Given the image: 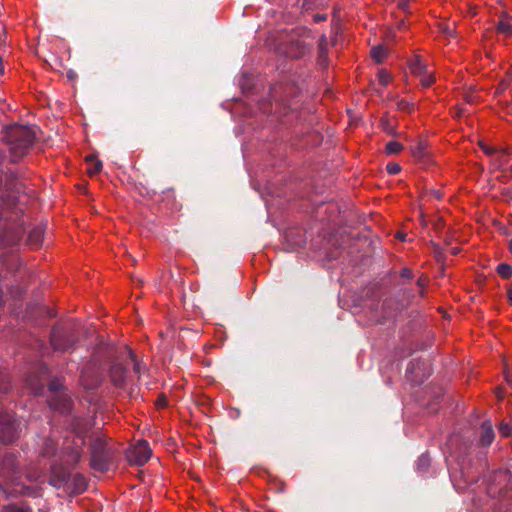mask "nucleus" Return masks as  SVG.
Wrapping results in <instances>:
<instances>
[{"mask_svg":"<svg viewBox=\"0 0 512 512\" xmlns=\"http://www.w3.org/2000/svg\"><path fill=\"white\" fill-rule=\"evenodd\" d=\"M397 107H398V109L404 110V111H411V109H412V105L409 102L404 101V100L399 101L397 103Z\"/></svg>","mask_w":512,"mask_h":512,"instance_id":"nucleus-27","label":"nucleus"},{"mask_svg":"<svg viewBox=\"0 0 512 512\" xmlns=\"http://www.w3.org/2000/svg\"><path fill=\"white\" fill-rule=\"evenodd\" d=\"M401 277L411 279L413 277V273L410 269L405 268L400 273Z\"/></svg>","mask_w":512,"mask_h":512,"instance_id":"nucleus-30","label":"nucleus"},{"mask_svg":"<svg viewBox=\"0 0 512 512\" xmlns=\"http://www.w3.org/2000/svg\"><path fill=\"white\" fill-rule=\"evenodd\" d=\"M411 154L415 159H423L426 156V148L423 143H418L411 148Z\"/></svg>","mask_w":512,"mask_h":512,"instance_id":"nucleus-16","label":"nucleus"},{"mask_svg":"<svg viewBox=\"0 0 512 512\" xmlns=\"http://www.w3.org/2000/svg\"><path fill=\"white\" fill-rule=\"evenodd\" d=\"M381 128L386 131L389 135L396 136L397 132L392 124L387 119H381L380 121Z\"/></svg>","mask_w":512,"mask_h":512,"instance_id":"nucleus-19","label":"nucleus"},{"mask_svg":"<svg viewBox=\"0 0 512 512\" xmlns=\"http://www.w3.org/2000/svg\"><path fill=\"white\" fill-rule=\"evenodd\" d=\"M509 251H510V253L512 254V239H511V240H510V242H509Z\"/></svg>","mask_w":512,"mask_h":512,"instance_id":"nucleus-39","label":"nucleus"},{"mask_svg":"<svg viewBox=\"0 0 512 512\" xmlns=\"http://www.w3.org/2000/svg\"><path fill=\"white\" fill-rule=\"evenodd\" d=\"M128 354L134 364V371L136 373H139L140 372V364L137 362V360L131 350L128 351Z\"/></svg>","mask_w":512,"mask_h":512,"instance_id":"nucleus-28","label":"nucleus"},{"mask_svg":"<svg viewBox=\"0 0 512 512\" xmlns=\"http://www.w3.org/2000/svg\"><path fill=\"white\" fill-rule=\"evenodd\" d=\"M486 492L490 498L510 500L512 497L511 474L508 469H498L489 475Z\"/></svg>","mask_w":512,"mask_h":512,"instance_id":"nucleus-2","label":"nucleus"},{"mask_svg":"<svg viewBox=\"0 0 512 512\" xmlns=\"http://www.w3.org/2000/svg\"><path fill=\"white\" fill-rule=\"evenodd\" d=\"M426 284H427V278L420 277L417 280V285L419 286V288L421 290H423V288L425 287ZM421 295H423V291H421Z\"/></svg>","mask_w":512,"mask_h":512,"instance_id":"nucleus-32","label":"nucleus"},{"mask_svg":"<svg viewBox=\"0 0 512 512\" xmlns=\"http://www.w3.org/2000/svg\"><path fill=\"white\" fill-rule=\"evenodd\" d=\"M386 49L383 46H374L371 49V56L376 63H382L386 56Z\"/></svg>","mask_w":512,"mask_h":512,"instance_id":"nucleus-13","label":"nucleus"},{"mask_svg":"<svg viewBox=\"0 0 512 512\" xmlns=\"http://www.w3.org/2000/svg\"><path fill=\"white\" fill-rule=\"evenodd\" d=\"M429 465V458L427 456H422L419 458L417 467L420 470H425L427 466Z\"/></svg>","mask_w":512,"mask_h":512,"instance_id":"nucleus-25","label":"nucleus"},{"mask_svg":"<svg viewBox=\"0 0 512 512\" xmlns=\"http://www.w3.org/2000/svg\"><path fill=\"white\" fill-rule=\"evenodd\" d=\"M506 86H507V84L505 82L501 83L502 89H504Z\"/></svg>","mask_w":512,"mask_h":512,"instance_id":"nucleus-41","label":"nucleus"},{"mask_svg":"<svg viewBox=\"0 0 512 512\" xmlns=\"http://www.w3.org/2000/svg\"><path fill=\"white\" fill-rule=\"evenodd\" d=\"M87 163V172L89 175H95L102 169V162L98 160L94 155H88L85 158Z\"/></svg>","mask_w":512,"mask_h":512,"instance_id":"nucleus-11","label":"nucleus"},{"mask_svg":"<svg viewBox=\"0 0 512 512\" xmlns=\"http://www.w3.org/2000/svg\"><path fill=\"white\" fill-rule=\"evenodd\" d=\"M62 387V384L59 381H52L49 385L50 390L57 391Z\"/></svg>","mask_w":512,"mask_h":512,"instance_id":"nucleus-31","label":"nucleus"},{"mask_svg":"<svg viewBox=\"0 0 512 512\" xmlns=\"http://www.w3.org/2000/svg\"><path fill=\"white\" fill-rule=\"evenodd\" d=\"M502 152H503V153H508V149H507V148H504V149H502Z\"/></svg>","mask_w":512,"mask_h":512,"instance_id":"nucleus-42","label":"nucleus"},{"mask_svg":"<svg viewBox=\"0 0 512 512\" xmlns=\"http://www.w3.org/2000/svg\"><path fill=\"white\" fill-rule=\"evenodd\" d=\"M495 433L490 421H484L481 426L480 441L483 446H488L494 441Z\"/></svg>","mask_w":512,"mask_h":512,"instance_id":"nucleus-9","label":"nucleus"},{"mask_svg":"<svg viewBox=\"0 0 512 512\" xmlns=\"http://www.w3.org/2000/svg\"><path fill=\"white\" fill-rule=\"evenodd\" d=\"M44 235V228L42 226H37L33 228L28 235V243L31 246L38 247L42 243Z\"/></svg>","mask_w":512,"mask_h":512,"instance_id":"nucleus-10","label":"nucleus"},{"mask_svg":"<svg viewBox=\"0 0 512 512\" xmlns=\"http://www.w3.org/2000/svg\"><path fill=\"white\" fill-rule=\"evenodd\" d=\"M498 32L505 34V35H511L512 34V26L507 20H503V18L500 19L498 25H497Z\"/></svg>","mask_w":512,"mask_h":512,"instance_id":"nucleus-17","label":"nucleus"},{"mask_svg":"<svg viewBox=\"0 0 512 512\" xmlns=\"http://www.w3.org/2000/svg\"><path fill=\"white\" fill-rule=\"evenodd\" d=\"M421 77H422L421 84L424 87H429L434 82V78L432 77L431 74H428L427 70H426V73L421 74Z\"/></svg>","mask_w":512,"mask_h":512,"instance_id":"nucleus-24","label":"nucleus"},{"mask_svg":"<svg viewBox=\"0 0 512 512\" xmlns=\"http://www.w3.org/2000/svg\"><path fill=\"white\" fill-rule=\"evenodd\" d=\"M10 149L16 157L23 156L36 138L34 127L16 126L10 131Z\"/></svg>","mask_w":512,"mask_h":512,"instance_id":"nucleus-3","label":"nucleus"},{"mask_svg":"<svg viewBox=\"0 0 512 512\" xmlns=\"http://www.w3.org/2000/svg\"><path fill=\"white\" fill-rule=\"evenodd\" d=\"M7 512H32V510L26 506L8 505L6 507Z\"/></svg>","mask_w":512,"mask_h":512,"instance_id":"nucleus-22","label":"nucleus"},{"mask_svg":"<svg viewBox=\"0 0 512 512\" xmlns=\"http://www.w3.org/2000/svg\"><path fill=\"white\" fill-rule=\"evenodd\" d=\"M420 361L417 360L416 362H414V360H411L410 363L408 364L407 368H406V373L407 374H413L416 370V368L420 365Z\"/></svg>","mask_w":512,"mask_h":512,"instance_id":"nucleus-26","label":"nucleus"},{"mask_svg":"<svg viewBox=\"0 0 512 512\" xmlns=\"http://www.w3.org/2000/svg\"><path fill=\"white\" fill-rule=\"evenodd\" d=\"M511 172H512V167H511Z\"/></svg>","mask_w":512,"mask_h":512,"instance_id":"nucleus-45","label":"nucleus"},{"mask_svg":"<svg viewBox=\"0 0 512 512\" xmlns=\"http://www.w3.org/2000/svg\"><path fill=\"white\" fill-rule=\"evenodd\" d=\"M386 169H387L388 174L396 175V174L400 173L401 166L397 163L390 162L387 164Z\"/></svg>","mask_w":512,"mask_h":512,"instance_id":"nucleus-23","label":"nucleus"},{"mask_svg":"<svg viewBox=\"0 0 512 512\" xmlns=\"http://www.w3.org/2000/svg\"><path fill=\"white\" fill-rule=\"evenodd\" d=\"M321 3V0H304V5H316Z\"/></svg>","mask_w":512,"mask_h":512,"instance_id":"nucleus-36","label":"nucleus"},{"mask_svg":"<svg viewBox=\"0 0 512 512\" xmlns=\"http://www.w3.org/2000/svg\"><path fill=\"white\" fill-rule=\"evenodd\" d=\"M398 7L402 10H406L408 8L407 0H400L398 3Z\"/></svg>","mask_w":512,"mask_h":512,"instance_id":"nucleus-35","label":"nucleus"},{"mask_svg":"<svg viewBox=\"0 0 512 512\" xmlns=\"http://www.w3.org/2000/svg\"><path fill=\"white\" fill-rule=\"evenodd\" d=\"M78 438H79V442L80 444H83L84 443V440L82 439V437L80 436V434L78 433Z\"/></svg>","mask_w":512,"mask_h":512,"instance_id":"nucleus-40","label":"nucleus"},{"mask_svg":"<svg viewBox=\"0 0 512 512\" xmlns=\"http://www.w3.org/2000/svg\"><path fill=\"white\" fill-rule=\"evenodd\" d=\"M292 90V86L289 84H276L270 88L269 97L276 105V108H271V112H276L278 108H285L288 94Z\"/></svg>","mask_w":512,"mask_h":512,"instance_id":"nucleus-5","label":"nucleus"},{"mask_svg":"<svg viewBox=\"0 0 512 512\" xmlns=\"http://www.w3.org/2000/svg\"><path fill=\"white\" fill-rule=\"evenodd\" d=\"M325 19H326V15L325 14H316V15H314V21L316 23L325 21Z\"/></svg>","mask_w":512,"mask_h":512,"instance_id":"nucleus-33","label":"nucleus"},{"mask_svg":"<svg viewBox=\"0 0 512 512\" xmlns=\"http://www.w3.org/2000/svg\"><path fill=\"white\" fill-rule=\"evenodd\" d=\"M268 48L290 59H302L311 47L294 31H275L266 38Z\"/></svg>","mask_w":512,"mask_h":512,"instance_id":"nucleus-1","label":"nucleus"},{"mask_svg":"<svg viewBox=\"0 0 512 512\" xmlns=\"http://www.w3.org/2000/svg\"><path fill=\"white\" fill-rule=\"evenodd\" d=\"M481 469L478 466L466 464L463 462L460 465V476L465 484L476 483L480 477Z\"/></svg>","mask_w":512,"mask_h":512,"instance_id":"nucleus-7","label":"nucleus"},{"mask_svg":"<svg viewBox=\"0 0 512 512\" xmlns=\"http://www.w3.org/2000/svg\"><path fill=\"white\" fill-rule=\"evenodd\" d=\"M17 424L8 413L0 414V439L4 443L13 441L16 435Z\"/></svg>","mask_w":512,"mask_h":512,"instance_id":"nucleus-6","label":"nucleus"},{"mask_svg":"<svg viewBox=\"0 0 512 512\" xmlns=\"http://www.w3.org/2000/svg\"><path fill=\"white\" fill-rule=\"evenodd\" d=\"M452 253L453 254H457L458 253V249H453Z\"/></svg>","mask_w":512,"mask_h":512,"instance_id":"nucleus-43","label":"nucleus"},{"mask_svg":"<svg viewBox=\"0 0 512 512\" xmlns=\"http://www.w3.org/2000/svg\"><path fill=\"white\" fill-rule=\"evenodd\" d=\"M152 451L145 440L138 441L127 451V459L135 465H144L151 457Z\"/></svg>","mask_w":512,"mask_h":512,"instance_id":"nucleus-4","label":"nucleus"},{"mask_svg":"<svg viewBox=\"0 0 512 512\" xmlns=\"http://www.w3.org/2000/svg\"><path fill=\"white\" fill-rule=\"evenodd\" d=\"M410 70L412 73L421 75L422 73H426L427 67L422 62L420 56H415L412 61H410Z\"/></svg>","mask_w":512,"mask_h":512,"instance_id":"nucleus-12","label":"nucleus"},{"mask_svg":"<svg viewBox=\"0 0 512 512\" xmlns=\"http://www.w3.org/2000/svg\"><path fill=\"white\" fill-rule=\"evenodd\" d=\"M481 147H482V151L488 155V156H491L493 155V153H496V149L493 148V147H490L488 145H485V144H481Z\"/></svg>","mask_w":512,"mask_h":512,"instance_id":"nucleus-29","label":"nucleus"},{"mask_svg":"<svg viewBox=\"0 0 512 512\" xmlns=\"http://www.w3.org/2000/svg\"><path fill=\"white\" fill-rule=\"evenodd\" d=\"M403 149V145L397 141H390L385 146V153L387 155H395V153H400Z\"/></svg>","mask_w":512,"mask_h":512,"instance_id":"nucleus-14","label":"nucleus"},{"mask_svg":"<svg viewBox=\"0 0 512 512\" xmlns=\"http://www.w3.org/2000/svg\"><path fill=\"white\" fill-rule=\"evenodd\" d=\"M498 430H500L503 436H512V425L509 423L501 422L500 426H498Z\"/></svg>","mask_w":512,"mask_h":512,"instance_id":"nucleus-21","label":"nucleus"},{"mask_svg":"<svg viewBox=\"0 0 512 512\" xmlns=\"http://www.w3.org/2000/svg\"><path fill=\"white\" fill-rule=\"evenodd\" d=\"M52 345L54 347V349L56 350H65L66 348L65 347H61L58 342H57V339L55 337L52 338Z\"/></svg>","mask_w":512,"mask_h":512,"instance_id":"nucleus-34","label":"nucleus"},{"mask_svg":"<svg viewBox=\"0 0 512 512\" xmlns=\"http://www.w3.org/2000/svg\"><path fill=\"white\" fill-rule=\"evenodd\" d=\"M435 255H436L437 260L441 259L442 253L440 252L439 248L435 249Z\"/></svg>","mask_w":512,"mask_h":512,"instance_id":"nucleus-37","label":"nucleus"},{"mask_svg":"<svg viewBox=\"0 0 512 512\" xmlns=\"http://www.w3.org/2000/svg\"><path fill=\"white\" fill-rule=\"evenodd\" d=\"M111 381L118 387L126 383V369L121 364H114L110 371Z\"/></svg>","mask_w":512,"mask_h":512,"instance_id":"nucleus-8","label":"nucleus"},{"mask_svg":"<svg viewBox=\"0 0 512 512\" xmlns=\"http://www.w3.org/2000/svg\"><path fill=\"white\" fill-rule=\"evenodd\" d=\"M78 458H79V453L76 452L75 459H78Z\"/></svg>","mask_w":512,"mask_h":512,"instance_id":"nucleus-44","label":"nucleus"},{"mask_svg":"<svg viewBox=\"0 0 512 512\" xmlns=\"http://www.w3.org/2000/svg\"><path fill=\"white\" fill-rule=\"evenodd\" d=\"M507 294H508L510 303L512 304V285L509 287Z\"/></svg>","mask_w":512,"mask_h":512,"instance_id":"nucleus-38","label":"nucleus"},{"mask_svg":"<svg viewBox=\"0 0 512 512\" xmlns=\"http://www.w3.org/2000/svg\"><path fill=\"white\" fill-rule=\"evenodd\" d=\"M497 273L504 279H508L512 276V266L508 263H500L497 266Z\"/></svg>","mask_w":512,"mask_h":512,"instance_id":"nucleus-15","label":"nucleus"},{"mask_svg":"<svg viewBox=\"0 0 512 512\" xmlns=\"http://www.w3.org/2000/svg\"><path fill=\"white\" fill-rule=\"evenodd\" d=\"M327 38L325 35H322L320 38V44H319V55L320 60L326 59L327 56Z\"/></svg>","mask_w":512,"mask_h":512,"instance_id":"nucleus-18","label":"nucleus"},{"mask_svg":"<svg viewBox=\"0 0 512 512\" xmlns=\"http://www.w3.org/2000/svg\"><path fill=\"white\" fill-rule=\"evenodd\" d=\"M391 76L386 70H381L378 73V81L382 86H387L390 83Z\"/></svg>","mask_w":512,"mask_h":512,"instance_id":"nucleus-20","label":"nucleus"}]
</instances>
